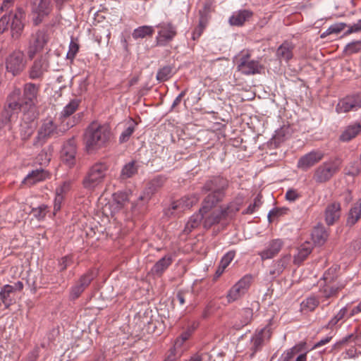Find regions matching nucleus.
<instances>
[{"mask_svg":"<svg viewBox=\"0 0 361 361\" xmlns=\"http://www.w3.org/2000/svg\"><path fill=\"white\" fill-rule=\"evenodd\" d=\"M229 180L221 176L208 179L202 187L201 192L205 197L202 204V211L212 210L223 201L228 188Z\"/></svg>","mask_w":361,"mask_h":361,"instance_id":"obj_1","label":"nucleus"},{"mask_svg":"<svg viewBox=\"0 0 361 361\" xmlns=\"http://www.w3.org/2000/svg\"><path fill=\"white\" fill-rule=\"evenodd\" d=\"M111 130L107 125L92 122L84 133V142L88 152L105 147L110 141Z\"/></svg>","mask_w":361,"mask_h":361,"instance_id":"obj_2","label":"nucleus"},{"mask_svg":"<svg viewBox=\"0 0 361 361\" xmlns=\"http://www.w3.org/2000/svg\"><path fill=\"white\" fill-rule=\"evenodd\" d=\"M39 85L32 82H27L23 85V92L20 88H14L8 94L21 109H30L38 103Z\"/></svg>","mask_w":361,"mask_h":361,"instance_id":"obj_3","label":"nucleus"},{"mask_svg":"<svg viewBox=\"0 0 361 361\" xmlns=\"http://www.w3.org/2000/svg\"><path fill=\"white\" fill-rule=\"evenodd\" d=\"M343 160L339 157H331L319 165L314 171L313 180L319 184L329 181L341 169Z\"/></svg>","mask_w":361,"mask_h":361,"instance_id":"obj_4","label":"nucleus"},{"mask_svg":"<svg viewBox=\"0 0 361 361\" xmlns=\"http://www.w3.org/2000/svg\"><path fill=\"white\" fill-rule=\"evenodd\" d=\"M108 169L109 166L104 162L98 161L92 164L82 180L83 188L92 191L102 185L105 180Z\"/></svg>","mask_w":361,"mask_h":361,"instance_id":"obj_5","label":"nucleus"},{"mask_svg":"<svg viewBox=\"0 0 361 361\" xmlns=\"http://www.w3.org/2000/svg\"><path fill=\"white\" fill-rule=\"evenodd\" d=\"M21 109L16 102L13 101L8 96L6 104L0 114V131H12L13 126L17 121Z\"/></svg>","mask_w":361,"mask_h":361,"instance_id":"obj_6","label":"nucleus"},{"mask_svg":"<svg viewBox=\"0 0 361 361\" xmlns=\"http://www.w3.org/2000/svg\"><path fill=\"white\" fill-rule=\"evenodd\" d=\"M273 329L272 319H271L264 328L255 332L250 338V346L249 348L251 351L250 357H253L257 352L262 349L265 344L269 342Z\"/></svg>","mask_w":361,"mask_h":361,"instance_id":"obj_7","label":"nucleus"},{"mask_svg":"<svg viewBox=\"0 0 361 361\" xmlns=\"http://www.w3.org/2000/svg\"><path fill=\"white\" fill-rule=\"evenodd\" d=\"M54 56L48 52L37 58L27 71L28 77L31 80H42L44 75L50 69V61Z\"/></svg>","mask_w":361,"mask_h":361,"instance_id":"obj_8","label":"nucleus"},{"mask_svg":"<svg viewBox=\"0 0 361 361\" xmlns=\"http://www.w3.org/2000/svg\"><path fill=\"white\" fill-rule=\"evenodd\" d=\"M6 69L13 76L20 75L25 68L27 60L25 54L20 49L10 53L5 59Z\"/></svg>","mask_w":361,"mask_h":361,"instance_id":"obj_9","label":"nucleus"},{"mask_svg":"<svg viewBox=\"0 0 361 361\" xmlns=\"http://www.w3.org/2000/svg\"><path fill=\"white\" fill-rule=\"evenodd\" d=\"M263 68L259 61L252 59L248 52H242L238 57L237 69L242 74L249 75L261 73Z\"/></svg>","mask_w":361,"mask_h":361,"instance_id":"obj_10","label":"nucleus"},{"mask_svg":"<svg viewBox=\"0 0 361 361\" xmlns=\"http://www.w3.org/2000/svg\"><path fill=\"white\" fill-rule=\"evenodd\" d=\"M80 100L73 99L67 105L64 106L60 114V120L63 125V130L66 131L70 128L75 126L80 121V116H75L69 118L78 108Z\"/></svg>","mask_w":361,"mask_h":361,"instance_id":"obj_11","label":"nucleus"},{"mask_svg":"<svg viewBox=\"0 0 361 361\" xmlns=\"http://www.w3.org/2000/svg\"><path fill=\"white\" fill-rule=\"evenodd\" d=\"M77 144L74 137L66 140L60 152L61 161L69 168H73L77 161Z\"/></svg>","mask_w":361,"mask_h":361,"instance_id":"obj_12","label":"nucleus"},{"mask_svg":"<svg viewBox=\"0 0 361 361\" xmlns=\"http://www.w3.org/2000/svg\"><path fill=\"white\" fill-rule=\"evenodd\" d=\"M238 210V208L233 209L230 204L225 208L221 207L212 212L209 211L204 215L203 226L207 229L210 228L212 226L218 224L221 220L226 219L231 212L235 213Z\"/></svg>","mask_w":361,"mask_h":361,"instance_id":"obj_13","label":"nucleus"},{"mask_svg":"<svg viewBox=\"0 0 361 361\" xmlns=\"http://www.w3.org/2000/svg\"><path fill=\"white\" fill-rule=\"evenodd\" d=\"M159 30L157 37V43L159 46H165L177 35L176 27L171 22H161L157 25Z\"/></svg>","mask_w":361,"mask_h":361,"instance_id":"obj_14","label":"nucleus"},{"mask_svg":"<svg viewBox=\"0 0 361 361\" xmlns=\"http://www.w3.org/2000/svg\"><path fill=\"white\" fill-rule=\"evenodd\" d=\"M47 42V37L44 31L38 30L32 34L27 49L28 58L32 59L35 54L43 49Z\"/></svg>","mask_w":361,"mask_h":361,"instance_id":"obj_15","label":"nucleus"},{"mask_svg":"<svg viewBox=\"0 0 361 361\" xmlns=\"http://www.w3.org/2000/svg\"><path fill=\"white\" fill-rule=\"evenodd\" d=\"M252 277L250 275H245L241 278L229 290L227 294V299L229 302H234L241 298L248 290L251 283Z\"/></svg>","mask_w":361,"mask_h":361,"instance_id":"obj_16","label":"nucleus"},{"mask_svg":"<svg viewBox=\"0 0 361 361\" xmlns=\"http://www.w3.org/2000/svg\"><path fill=\"white\" fill-rule=\"evenodd\" d=\"M63 132L64 130L62 131L57 128L51 119H46L38 130L37 139L38 140H46L52 137H59Z\"/></svg>","mask_w":361,"mask_h":361,"instance_id":"obj_17","label":"nucleus"},{"mask_svg":"<svg viewBox=\"0 0 361 361\" xmlns=\"http://www.w3.org/2000/svg\"><path fill=\"white\" fill-rule=\"evenodd\" d=\"M360 108H361V95L355 94L341 99L336 106V111L338 114H341L357 111Z\"/></svg>","mask_w":361,"mask_h":361,"instance_id":"obj_18","label":"nucleus"},{"mask_svg":"<svg viewBox=\"0 0 361 361\" xmlns=\"http://www.w3.org/2000/svg\"><path fill=\"white\" fill-rule=\"evenodd\" d=\"M51 11V6L49 0H35L32 3V12L37 14L33 18L35 25H39L44 17L48 16Z\"/></svg>","mask_w":361,"mask_h":361,"instance_id":"obj_19","label":"nucleus"},{"mask_svg":"<svg viewBox=\"0 0 361 361\" xmlns=\"http://www.w3.org/2000/svg\"><path fill=\"white\" fill-rule=\"evenodd\" d=\"M324 157L321 151L313 150L302 156L298 161L297 166L303 171H307L314 164L320 161Z\"/></svg>","mask_w":361,"mask_h":361,"instance_id":"obj_20","label":"nucleus"},{"mask_svg":"<svg viewBox=\"0 0 361 361\" xmlns=\"http://www.w3.org/2000/svg\"><path fill=\"white\" fill-rule=\"evenodd\" d=\"M283 246V242L281 239H274L270 240L265 246L264 249L258 252L262 261L270 259L279 254Z\"/></svg>","mask_w":361,"mask_h":361,"instance_id":"obj_21","label":"nucleus"},{"mask_svg":"<svg viewBox=\"0 0 361 361\" xmlns=\"http://www.w3.org/2000/svg\"><path fill=\"white\" fill-rule=\"evenodd\" d=\"M166 180V177L163 175H158L155 176L149 182L148 186L144 192L143 195H141L139 197V200L148 201L151 198L152 195L164 185Z\"/></svg>","mask_w":361,"mask_h":361,"instance_id":"obj_22","label":"nucleus"},{"mask_svg":"<svg viewBox=\"0 0 361 361\" xmlns=\"http://www.w3.org/2000/svg\"><path fill=\"white\" fill-rule=\"evenodd\" d=\"M11 28L12 37L18 39L24 28L23 19L25 18V13L21 8H18L16 13L11 14Z\"/></svg>","mask_w":361,"mask_h":361,"instance_id":"obj_23","label":"nucleus"},{"mask_svg":"<svg viewBox=\"0 0 361 361\" xmlns=\"http://www.w3.org/2000/svg\"><path fill=\"white\" fill-rule=\"evenodd\" d=\"M172 262V256L166 255L153 265L149 271V274L154 277H161L165 271L171 265Z\"/></svg>","mask_w":361,"mask_h":361,"instance_id":"obj_24","label":"nucleus"},{"mask_svg":"<svg viewBox=\"0 0 361 361\" xmlns=\"http://www.w3.org/2000/svg\"><path fill=\"white\" fill-rule=\"evenodd\" d=\"M341 204L334 202L328 204L325 209V221L327 225H333L341 216Z\"/></svg>","mask_w":361,"mask_h":361,"instance_id":"obj_25","label":"nucleus"},{"mask_svg":"<svg viewBox=\"0 0 361 361\" xmlns=\"http://www.w3.org/2000/svg\"><path fill=\"white\" fill-rule=\"evenodd\" d=\"M210 210L202 211V207L199 209L198 212L192 214L188 222L185 224L184 232L186 234L190 233L193 229L197 228L201 223H203L204 217Z\"/></svg>","mask_w":361,"mask_h":361,"instance_id":"obj_26","label":"nucleus"},{"mask_svg":"<svg viewBox=\"0 0 361 361\" xmlns=\"http://www.w3.org/2000/svg\"><path fill=\"white\" fill-rule=\"evenodd\" d=\"M294 45L288 41L283 42L276 49V56L279 61L288 62L293 56Z\"/></svg>","mask_w":361,"mask_h":361,"instance_id":"obj_27","label":"nucleus"},{"mask_svg":"<svg viewBox=\"0 0 361 361\" xmlns=\"http://www.w3.org/2000/svg\"><path fill=\"white\" fill-rule=\"evenodd\" d=\"M199 200V197L197 194L188 195L183 197L178 202L172 204L171 209L176 210L178 208L182 209H189L195 204Z\"/></svg>","mask_w":361,"mask_h":361,"instance_id":"obj_28","label":"nucleus"},{"mask_svg":"<svg viewBox=\"0 0 361 361\" xmlns=\"http://www.w3.org/2000/svg\"><path fill=\"white\" fill-rule=\"evenodd\" d=\"M291 259L290 254L283 255L279 260L273 264V269L270 270L269 274L273 277L279 276L287 267Z\"/></svg>","mask_w":361,"mask_h":361,"instance_id":"obj_29","label":"nucleus"},{"mask_svg":"<svg viewBox=\"0 0 361 361\" xmlns=\"http://www.w3.org/2000/svg\"><path fill=\"white\" fill-rule=\"evenodd\" d=\"M312 246L309 242L302 243L298 247V252L293 257V262L295 264L300 265L311 253Z\"/></svg>","mask_w":361,"mask_h":361,"instance_id":"obj_30","label":"nucleus"},{"mask_svg":"<svg viewBox=\"0 0 361 361\" xmlns=\"http://www.w3.org/2000/svg\"><path fill=\"white\" fill-rule=\"evenodd\" d=\"M361 131V125L355 123L348 126L340 135V140L343 142H348L355 137Z\"/></svg>","mask_w":361,"mask_h":361,"instance_id":"obj_31","label":"nucleus"},{"mask_svg":"<svg viewBox=\"0 0 361 361\" xmlns=\"http://www.w3.org/2000/svg\"><path fill=\"white\" fill-rule=\"evenodd\" d=\"M329 237L328 232L324 226L322 225L317 226L312 233V238L314 244L318 246L323 245Z\"/></svg>","mask_w":361,"mask_h":361,"instance_id":"obj_32","label":"nucleus"},{"mask_svg":"<svg viewBox=\"0 0 361 361\" xmlns=\"http://www.w3.org/2000/svg\"><path fill=\"white\" fill-rule=\"evenodd\" d=\"M252 16V13L248 10H241L233 13L229 18V23L232 25L241 26Z\"/></svg>","mask_w":361,"mask_h":361,"instance_id":"obj_33","label":"nucleus"},{"mask_svg":"<svg viewBox=\"0 0 361 361\" xmlns=\"http://www.w3.org/2000/svg\"><path fill=\"white\" fill-rule=\"evenodd\" d=\"M361 217V199L359 200L350 209L346 221V225L354 226Z\"/></svg>","mask_w":361,"mask_h":361,"instance_id":"obj_34","label":"nucleus"},{"mask_svg":"<svg viewBox=\"0 0 361 361\" xmlns=\"http://www.w3.org/2000/svg\"><path fill=\"white\" fill-rule=\"evenodd\" d=\"M47 173L43 169H36L30 172L24 178L23 183L32 185L37 182L42 181L45 179Z\"/></svg>","mask_w":361,"mask_h":361,"instance_id":"obj_35","label":"nucleus"},{"mask_svg":"<svg viewBox=\"0 0 361 361\" xmlns=\"http://www.w3.org/2000/svg\"><path fill=\"white\" fill-rule=\"evenodd\" d=\"M138 170V165L135 161H131L129 163L125 164L121 169L120 174L121 180H126L131 178Z\"/></svg>","mask_w":361,"mask_h":361,"instance_id":"obj_36","label":"nucleus"},{"mask_svg":"<svg viewBox=\"0 0 361 361\" xmlns=\"http://www.w3.org/2000/svg\"><path fill=\"white\" fill-rule=\"evenodd\" d=\"M154 33V28L149 25H142L135 29L132 33L133 39H142L147 36H152Z\"/></svg>","mask_w":361,"mask_h":361,"instance_id":"obj_37","label":"nucleus"},{"mask_svg":"<svg viewBox=\"0 0 361 361\" xmlns=\"http://www.w3.org/2000/svg\"><path fill=\"white\" fill-rule=\"evenodd\" d=\"M253 317V310L251 308L246 307L241 310L239 313L240 324H235L238 328L243 327L250 323Z\"/></svg>","mask_w":361,"mask_h":361,"instance_id":"obj_38","label":"nucleus"},{"mask_svg":"<svg viewBox=\"0 0 361 361\" xmlns=\"http://www.w3.org/2000/svg\"><path fill=\"white\" fill-rule=\"evenodd\" d=\"M75 180V178H65L61 183L56 188V193L65 196L71 190Z\"/></svg>","mask_w":361,"mask_h":361,"instance_id":"obj_39","label":"nucleus"},{"mask_svg":"<svg viewBox=\"0 0 361 361\" xmlns=\"http://www.w3.org/2000/svg\"><path fill=\"white\" fill-rule=\"evenodd\" d=\"M173 70L171 66H165L159 68L157 73V80L160 82L169 80L173 75Z\"/></svg>","mask_w":361,"mask_h":361,"instance_id":"obj_40","label":"nucleus"},{"mask_svg":"<svg viewBox=\"0 0 361 361\" xmlns=\"http://www.w3.org/2000/svg\"><path fill=\"white\" fill-rule=\"evenodd\" d=\"M304 345L300 343L285 351L281 357V361H293L294 356L302 350Z\"/></svg>","mask_w":361,"mask_h":361,"instance_id":"obj_41","label":"nucleus"},{"mask_svg":"<svg viewBox=\"0 0 361 361\" xmlns=\"http://www.w3.org/2000/svg\"><path fill=\"white\" fill-rule=\"evenodd\" d=\"M96 273L93 270H88L80 277L77 283L85 289L96 277Z\"/></svg>","mask_w":361,"mask_h":361,"instance_id":"obj_42","label":"nucleus"},{"mask_svg":"<svg viewBox=\"0 0 361 361\" xmlns=\"http://www.w3.org/2000/svg\"><path fill=\"white\" fill-rule=\"evenodd\" d=\"M212 12V4L206 2L204 4L202 9L200 10V20L202 25H207L209 18V14Z\"/></svg>","mask_w":361,"mask_h":361,"instance_id":"obj_43","label":"nucleus"},{"mask_svg":"<svg viewBox=\"0 0 361 361\" xmlns=\"http://www.w3.org/2000/svg\"><path fill=\"white\" fill-rule=\"evenodd\" d=\"M291 134L292 130L290 127L289 126H283L276 130L274 138L279 142H281L290 137Z\"/></svg>","mask_w":361,"mask_h":361,"instance_id":"obj_44","label":"nucleus"},{"mask_svg":"<svg viewBox=\"0 0 361 361\" xmlns=\"http://www.w3.org/2000/svg\"><path fill=\"white\" fill-rule=\"evenodd\" d=\"M319 303L318 299L315 296L311 295L302 302L301 307L302 310L311 312L319 305Z\"/></svg>","mask_w":361,"mask_h":361,"instance_id":"obj_45","label":"nucleus"},{"mask_svg":"<svg viewBox=\"0 0 361 361\" xmlns=\"http://www.w3.org/2000/svg\"><path fill=\"white\" fill-rule=\"evenodd\" d=\"M343 51L346 55H352L361 52V39L353 41L347 44Z\"/></svg>","mask_w":361,"mask_h":361,"instance_id":"obj_46","label":"nucleus"},{"mask_svg":"<svg viewBox=\"0 0 361 361\" xmlns=\"http://www.w3.org/2000/svg\"><path fill=\"white\" fill-rule=\"evenodd\" d=\"M196 327L197 324L194 323L191 326H189L185 331H184L176 340L175 345L181 346L183 343L190 337Z\"/></svg>","mask_w":361,"mask_h":361,"instance_id":"obj_47","label":"nucleus"},{"mask_svg":"<svg viewBox=\"0 0 361 361\" xmlns=\"http://www.w3.org/2000/svg\"><path fill=\"white\" fill-rule=\"evenodd\" d=\"M113 200L116 204V207L121 209L128 201V196L126 192H117L113 195Z\"/></svg>","mask_w":361,"mask_h":361,"instance_id":"obj_48","label":"nucleus"},{"mask_svg":"<svg viewBox=\"0 0 361 361\" xmlns=\"http://www.w3.org/2000/svg\"><path fill=\"white\" fill-rule=\"evenodd\" d=\"M345 174L350 176H357L361 173V164L359 161H353L345 169Z\"/></svg>","mask_w":361,"mask_h":361,"instance_id":"obj_49","label":"nucleus"},{"mask_svg":"<svg viewBox=\"0 0 361 361\" xmlns=\"http://www.w3.org/2000/svg\"><path fill=\"white\" fill-rule=\"evenodd\" d=\"M47 212V206L42 204L36 208H32L31 213L38 220L43 219Z\"/></svg>","mask_w":361,"mask_h":361,"instance_id":"obj_50","label":"nucleus"},{"mask_svg":"<svg viewBox=\"0 0 361 361\" xmlns=\"http://www.w3.org/2000/svg\"><path fill=\"white\" fill-rule=\"evenodd\" d=\"M13 293L11 285H5L0 291V298L6 305H8L10 294Z\"/></svg>","mask_w":361,"mask_h":361,"instance_id":"obj_51","label":"nucleus"},{"mask_svg":"<svg viewBox=\"0 0 361 361\" xmlns=\"http://www.w3.org/2000/svg\"><path fill=\"white\" fill-rule=\"evenodd\" d=\"M135 130V124L131 123L121 134L119 137L120 142H127Z\"/></svg>","mask_w":361,"mask_h":361,"instance_id":"obj_52","label":"nucleus"},{"mask_svg":"<svg viewBox=\"0 0 361 361\" xmlns=\"http://www.w3.org/2000/svg\"><path fill=\"white\" fill-rule=\"evenodd\" d=\"M262 195H257L254 199L253 203H251L247 208L243 214H253L262 204Z\"/></svg>","mask_w":361,"mask_h":361,"instance_id":"obj_53","label":"nucleus"},{"mask_svg":"<svg viewBox=\"0 0 361 361\" xmlns=\"http://www.w3.org/2000/svg\"><path fill=\"white\" fill-rule=\"evenodd\" d=\"M32 133L33 128L30 124L24 123L20 125V136L23 140H27Z\"/></svg>","mask_w":361,"mask_h":361,"instance_id":"obj_54","label":"nucleus"},{"mask_svg":"<svg viewBox=\"0 0 361 361\" xmlns=\"http://www.w3.org/2000/svg\"><path fill=\"white\" fill-rule=\"evenodd\" d=\"M235 252L233 250L228 251L221 258L219 265L226 269L235 257Z\"/></svg>","mask_w":361,"mask_h":361,"instance_id":"obj_55","label":"nucleus"},{"mask_svg":"<svg viewBox=\"0 0 361 361\" xmlns=\"http://www.w3.org/2000/svg\"><path fill=\"white\" fill-rule=\"evenodd\" d=\"M79 50V45L73 39L71 41L66 58L73 61Z\"/></svg>","mask_w":361,"mask_h":361,"instance_id":"obj_56","label":"nucleus"},{"mask_svg":"<svg viewBox=\"0 0 361 361\" xmlns=\"http://www.w3.org/2000/svg\"><path fill=\"white\" fill-rule=\"evenodd\" d=\"M339 290L338 287L336 286H326L324 288L321 289V293L325 298H329L332 296H334L337 294Z\"/></svg>","mask_w":361,"mask_h":361,"instance_id":"obj_57","label":"nucleus"},{"mask_svg":"<svg viewBox=\"0 0 361 361\" xmlns=\"http://www.w3.org/2000/svg\"><path fill=\"white\" fill-rule=\"evenodd\" d=\"M85 289L83 288L79 283H76L75 285H74L70 292V298L72 300H75L78 298L80 297V295L83 293V291Z\"/></svg>","mask_w":361,"mask_h":361,"instance_id":"obj_58","label":"nucleus"},{"mask_svg":"<svg viewBox=\"0 0 361 361\" xmlns=\"http://www.w3.org/2000/svg\"><path fill=\"white\" fill-rule=\"evenodd\" d=\"M73 263V257L71 255H66L61 257L59 261L60 271H64L68 266Z\"/></svg>","mask_w":361,"mask_h":361,"instance_id":"obj_59","label":"nucleus"},{"mask_svg":"<svg viewBox=\"0 0 361 361\" xmlns=\"http://www.w3.org/2000/svg\"><path fill=\"white\" fill-rule=\"evenodd\" d=\"M347 312V308L343 307L339 312L329 322V325L335 326L340 320H341Z\"/></svg>","mask_w":361,"mask_h":361,"instance_id":"obj_60","label":"nucleus"},{"mask_svg":"<svg viewBox=\"0 0 361 361\" xmlns=\"http://www.w3.org/2000/svg\"><path fill=\"white\" fill-rule=\"evenodd\" d=\"M345 26H346V24L343 23L334 24V25H331L326 30V33L327 35L333 34V33L338 34L341 31H342L345 28Z\"/></svg>","mask_w":361,"mask_h":361,"instance_id":"obj_61","label":"nucleus"},{"mask_svg":"<svg viewBox=\"0 0 361 361\" xmlns=\"http://www.w3.org/2000/svg\"><path fill=\"white\" fill-rule=\"evenodd\" d=\"M188 294V293L186 291L178 290L176 297L173 298V302L177 300L180 306H183L185 303V298Z\"/></svg>","mask_w":361,"mask_h":361,"instance_id":"obj_62","label":"nucleus"},{"mask_svg":"<svg viewBox=\"0 0 361 361\" xmlns=\"http://www.w3.org/2000/svg\"><path fill=\"white\" fill-rule=\"evenodd\" d=\"M64 196L56 193V197L54 201V214L59 212L61 208V204L63 200Z\"/></svg>","mask_w":361,"mask_h":361,"instance_id":"obj_63","label":"nucleus"},{"mask_svg":"<svg viewBox=\"0 0 361 361\" xmlns=\"http://www.w3.org/2000/svg\"><path fill=\"white\" fill-rule=\"evenodd\" d=\"M299 197V194L294 189H289L286 193V199L290 202H294Z\"/></svg>","mask_w":361,"mask_h":361,"instance_id":"obj_64","label":"nucleus"}]
</instances>
